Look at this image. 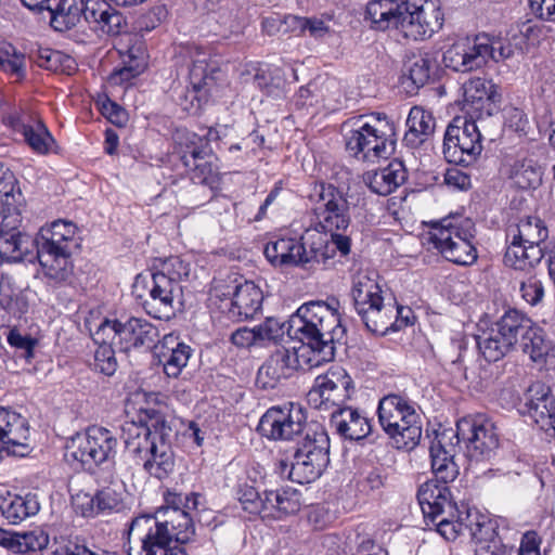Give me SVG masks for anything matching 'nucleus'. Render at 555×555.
Segmentation results:
<instances>
[{
  "label": "nucleus",
  "instance_id": "obj_1",
  "mask_svg": "<svg viewBox=\"0 0 555 555\" xmlns=\"http://www.w3.org/2000/svg\"><path fill=\"white\" fill-rule=\"evenodd\" d=\"M166 507L155 515H140L129 525L128 535L140 541V548L129 550L128 555H188L178 544L189 542L195 534L190 515L177 504L181 496L168 493Z\"/></svg>",
  "mask_w": 555,
  "mask_h": 555
},
{
  "label": "nucleus",
  "instance_id": "obj_2",
  "mask_svg": "<svg viewBox=\"0 0 555 555\" xmlns=\"http://www.w3.org/2000/svg\"><path fill=\"white\" fill-rule=\"evenodd\" d=\"M339 301L315 300L301 305L288 322V334L302 343L312 352L307 363L310 367L330 362L335 357L337 345H344L346 328L338 313Z\"/></svg>",
  "mask_w": 555,
  "mask_h": 555
},
{
  "label": "nucleus",
  "instance_id": "obj_3",
  "mask_svg": "<svg viewBox=\"0 0 555 555\" xmlns=\"http://www.w3.org/2000/svg\"><path fill=\"white\" fill-rule=\"evenodd\" d=\"M417 500L427 526L447 541L468 531L472 539H485L491 533V520L476 508L461 511L453 501L450 488L437 480H427L417 491Z\"/></svg>",
  "mask_w": 555,
  "mask_h": 555
},
{
  "label": "nucleus",
  "instance_id": "obj_4",
  "mask_svg": "<svg viewBox=\"0 0 555 555\" xmlns=\"http://www.w3.org/2000/svg\"><path fill=\"white\" fill-rule=\"evenodd\" d=\"M366 14L376 29L395 28L405 38L423 40L429 38L443 25V13L439 0H372Z\"/></svg>",
  "mask_w": 555,
  "mask_h": 555
},
{
  "label": "nucleus",
  "instance_id": "obj_5",
  "mask_svg": "<svg viewBox=\"0 0 555 555\" xmlns=\"http://www.w3.org/2000/svg\"><path fill=\"white\" fill-rule=\"evenodd\" d=\"M258 431L271 440L296 441L295 451H330L327 433L307 426L302 409L294 403L270 408L261 416Z\"/></svg>",
  "mask_w": 555,
  "mask_h": 555
},
{
  "label": "nucleus",
  "instance_id": "obj_6",
  "mask_svg": "<svg viewBox=\"0 0 555 555\" xmlns=\"http://www.w3.org/2000/svg\"><path fill=\"white\" fill-rule=\"evenodd\" d=\"M319 199L323 203L322 207L315 209L318 227L324 232H331V241L326 242L328 254L334 256L336 251L345 257L350 254L351 240L347 235L334 233V231H345L350 225L351 207H357L363 201L360 195L350 192V189L344 190L332 183H320L315 186Z\"/></svg>",
  "mask_w": 555,
  "mask_h": 555
},
{
  "label": "nucleus",
  "instance_id": "obj_7",
  "mask_svg": "<svg viewBox=\"0 0 555 555\" xmlns=\"http://www.w3.org/2000/svg\"><path fill=\"white\" fill-rule=\"evenodd\" d=\"M378 420L398 450L413 451L422 438V424L414 404L406 398L390 393L379 400Z\"/></svg>",
  "mask_w": 555,
  "mask_h": 555
},
{
  "label": "nucleus",
  "instance_id": "obj_8",
  "mask_svg": "<svg viewBox=\"0 0 555 555\" xmlns=\"http://www.w3.org/2000/svg\"><path fill=\"white\" fill-rule=\"evenodd\" d=\"M475 236L476 228L470 219L446 217L431 223L428 242L448 261L472 266L478 258Z\"/></svg>",
  "mask_w": 555,
  "mask_h": 555
},
{
  "label": "nucleus",
  "instance_id": "obj_9",
  "mask_svg": "<svg viewBox=\"0 0 555 555\" xmlns=\"http://www.w3.org/2000/svg\"><path fill=\"white\" fill-rule=\"evenodd\" d=\"M395 126L382 113L360 116L346 134V149L356 157L372 160L386 158L395 150Z\"/></svg>",
  "mask_w": 555,
  "mask_h": 555
},
{
  "label": "nucleus",
  "instance_id": "obj_10",
  "mask_svg": "<svg viewBox=\"0 0 555 555\" xmlns=\"http://www.w3.org/2000/svg\"><path fill=\"white\" fill-rule=\"evenodd\" d=\"M188 50L192 59L189 85L175 87L172 98L184 112L197 114L223 74L215 62L208 61V54L197 46L188 47Z\"/></svg>",
  "mask_w": 555,
  "mask_h": 555
},
{
  "label": "nucleus",
  "instance_id": "obj_11",
  "mask_svg": "<svg viewBox=\"0 0 555 555\" xmlns=\"http://www.w3.org/2000/svg\"><path fill=\"white\" fill-rule=\"evenodd\" d=\"M44 275L56 282L69 276V222L63 219L42 227L34 240Z\"/></svg>",
  "mask_w": 555,
  "mask_h": 555
},
{
  "label": "nucleus",
  "instance_id": "obj_12",
  "mask_svg": "<svg viewBox=\"0 0 555 555\" xmlns=\"http://www.w3.org/2000/svg\"><path fill=\"white\" fill-rule=\"evenodd\" d=\"M91 336L95 341L112 340L120 351L129 352L132 349L155 348L159 331L144 318L122 317L114 320L104 319Z\"/></svg>",
  "mask_w": 555,
  "mask_h": 555
},
{
  "label": "nucleus",
  "instance_id": "obj_13",
  "mask_svg": "<svg viewBox=\"0 0 555 555\" xmlns=\"http://www.w3.org/2000/svg\"><path fill=\"white\" fill-rule=\"evenodd\" d=\"M350 295L354 310L366 330L373 334L385 335L386 326L393 318L395 306L384 301L376 280L367 273L356 274Z\"/></svg>",
  "mask_w": 555,
  "mask_h": 555
},
{
  "label": "nucleus",
  "instance_id": "obj_14",
  "mask_svg": "<svg viewBox=\"0 0 555 555\" xmlns=\"http://www.w3.org/2000/svg\"><path fill=\"white\" fill-rule=\"evenodd\" d=\"M548 230L544 221L538 217H527L517 224V233L508 245L505 255V266L519 271L535 268L545 257L541 244L547 238Z\"/></svg>",
  "mask_w": 555,
  "mask_h": 555
},
{
  "label": "nucleus",
  "instance_id": "obj_15",
  "mask_svg": "<svg viewBox=\"0 0 555 555\" xmlns=\"http://www.w3.org/2000/svg\"><path fill=\"white\" fill-rule=\"evenodd\" d=\"M182 287L172 284L164 275L153 272L140 273L132 284V295L138 305L152 318L169 320L175 317V300L180 297Z\"/></svg>",
  "mask_w": 555,
  "mask_h": 555
},
{
  "label": "nucleus",
  "instance_id": "obj_16",
  "mask_svg": "<svg viewBox=\"0 0 555 555\" xmlns=\"http://www.w3.org/2000/svg\"><path fill=\"white\" fill-rule=\"evenodd\" d=\"M527 317L516 309H508L494 323L480 328L476 343L480 353L489 362L503 359L517 348V335L527 330Z\"/></svg>",
  "mask_w": 555,
  "mask_h": 555
},
{
  "label": "nucleus",
  "instance_id": "obj_17",
  "mask_svg": "<svg viewBox=\"0 0 555 555\" xmlns=\"http://www.w3.org/2000/svg\"><path fill=\"white\" fill-rule=\"evenodd\" d=\"M108 0H74L72 4V28L79 25L76 33L81 31V37L72 34L77 42H85L90 35L87 33L86 25L89 29H100L109 36H117L127 31V22L124 15L113 9Z\"/></svg>",
  "mask_w": 555,
  "mask_h": 555
},
{
  "label": "nucleus",
  "instance_id": "obj_18",
  "mask_svg": "<svg viewBox=\"0 0 555 555\" xmlns=\"http://www.w3.org/2000/svg\"><path fill=\"white\" fill-rule=\"evenodd\" d=\"M354 383L343 367H332L319 375L307 393L309 405L319 411H343L354 393Z\"/></svg>",
  "mask_w": 555,
  "mask_h": 555
},
{
  "label": "nucleus",
  "instance_id": "obj_19",
  "mask_svg": "<svg viewBox=\"0 0 555 555\" xmlns=\"http://www.w3.org/2000/svg\"><path fill=\"white\" fill-rule=\"evenodd\" d=\"M481 151V134L476 122L461 116L453 118L444 133V158L449 163L469 166Z\"/></svg>",
  "mask_w": 555,
  "mask_h": 555
},
{
  "label": "nucleus",
  "instance_id": "obj_20",
  "mask_svg": "<svg viewBox=\"0 0 555 555\" xmlns=\"http://www.w3.org/2000/svg\"><path fill=\"white\" fill-rule=\"evenodd\" d=\"M459 429L467 450L494 451L500 447L494 423L483 415L460 420Z\"/></svg>",
  "mask_w": 555,
  "mask_h": 555
},
{
  "label": "nucleus",
  "instance_id": "obj_21",
  "mask_svg": "<svg viewBox=\"0 0 555 555\" xmlns=\"http://www.w3.org/2000/svg\"><path fill=\"white\" fill-rule=\"evenodd\" d=\"M299 356L286 348H278L259 367L256 384L262 389H273L282 379L293 376L299 366Z\"/></svg>",
  "mask_w": 555,
  "mask_h": 555
},
{
  "label": "nucleus",
  "instance_id": "obj_22",
  "mask_svg": "<svg viewBox=\"0 0 555 555\" xmlns=\"http://www.w3.org/2000/svg\"><path fill=\"white\" fill-rule=\"evenodd\" d=\"M465 106L480 114L492 115L502 101L499 87L489 79L475 77L463 83Z\"/></svg>",
  "mask_w": 555,
  "mask_h": 555
},
{
  "label": "nucleus",
  "instance_id": "obj_23",
  "mask_svg": "<svg viewBox=\"0 0 555 555\" xmlns=\"http://www.w3.org/2000/svg\"><path fill=\"white\" fill-rule=\"evenodd\" d=\"M24 197L16 189V179L9 168L0 166V227L14 228L22 215Z\"/></svg>",
  "mask_w": 555,
  "mask_h": 555
},
{
  "label": "nucleus",
  "instance_id": "obj_24",
  "mask_svg": "<svg viewBox=\"0 0 555 555\" xmlns=\"http://www.w3.org/2000/svg\"><path fill=\"white\" fill-rule=\"evenodd\" d=\"M490 50L478 44L477 37L473 41L456 42L444 53L442 62L446 67L460 73H467L485 65V56Z\"/></svg>",
  "mask_w": 555,
  "mask_h": 555
},
{
  "label": "nucleus",
  "instance_id": "obj_25",
  "mask_svg": "<svg viewBox=\"0 0 555 555\" xmlns=\"http://www.w3.org/2000/svg\"><path fill=\"white\" fill-rule=\"evenodd\" d=\"M262 300V291L254 282L244 281L235 286L227 314L236 322L251 319L261 310Z\"/></svg>",
  "mask_w": 555,
  "mask_h": 555
},
{
  "label": "nucleus",
  "instance_id": "obj_26",
  "mask_svg": "<svg viewBox=\"0 0 555 555\" xmlns=\"http://www.w3.org/2000/svg\"><path fill=\"white\" fill-rule=\"evenodd\" d=\"M154 350L168 377H178L181 371L186 366L193 352L189 345L181 341L179 337L173 334L165 335L163 339L157 343Z\"/></svg>",
  "mask_w": 555,
  "mask_h": 555
},
{
  "label": "nucleus",
  "instance_id": "obj_27",
  "mask_svg": "<svg viewBox=\"0 0 555 555\" xmlns=\"http://www.w3.org/2000/svg\"><path fill=\"white\" fill-rule=\"evenodd\" d=\"M40 509L37 494L5 491L0 494V514L11 525H18Z\"/></svg>",
  "mask_w": 555,
  "mask_h": 555
},
{
  "label": "nucleus",
  "instance_id": "obj_28",
  "mask_svg": "<svg viewBox=\"0 0 555 555\" xmlns=\"http://www.w3.org/2000/svg\"><path fill=\"white\" fill-rule=\"evenodd\" d=\"M406 178L408 171L404 164L393 159L384 168L366 172L364 181L372 192L386 196L402 185Z\"/></svg>",
  "mask_w": 555,
  "mask_h": 555
},
{
  "label": "nucleus",
  "instance_id": "obj_29",
  "mask_svg": "<svg viewBox=\"0 0 555 555\" xmlns=\"http://www.w3.org/2000/svg\"><path fill=\"white\" fill-rule=\"evenodd\" d=\"M21 223L22 215H20L18 223L14 228L0 227V259L2 261H23L35 245L29 235L18 231Z\"/></svg>",
  "mask_w": 555,
  "mask_h": 555
},
{
  "label": "nucleus",
  "instance_id": "obj_30",
  "mask_svg": "<svg viewBox=\"0 0 555 555\" xmlns=\"http://www.w3.org/2000/svg\"><path fill=\"white\" fill-rule=\"evenodd\" d=\"M330 453H294L288 478L297 483H310L318 479L328 463Z\"/></svg>",
  "mask_w": 555,
  "mask_h": 555
},
{
  "label": "nucleus",
  "instance_id": "obj_31",
  "mask_svg": "<svg viewBox=\"0 0 555 555\" xmlns=\"http://www.w3.org/2000/svg\"><path fill=\"white\" fill-rule=\"evenodd\" d=\"M331 424L335 427L339 436L349 440H361L365 438L371 430L367 418L349 406H346L343 411L338 410V412H332Z\"/></svg>",
  "mask_w": 555,
  "mask_h": 555
},
{
  "label": "nucleus",
  "instance_id": "obj_32",
  "mask_svg": "<svg viewBox=\"0 0 555 555\" xmlns=\"http://www.w3.org/2000/svg\"><path fill=\"white\" fill-rule=\"evenodd\" d=\"M267 518L281 519L294 515L301 508V492L293 487H282L267 491Z\"/></svg>",
  "mask_w": 555,
  "mask_h": 555
},
{
  "label": "nucleus",
  "instance_id": "obj_33",
  "mask_svg": "<svg viewBox=\"0 0 555 555\" xmlns=\"http://www.w3.org/2000/svg\"><path fill=\"white\" fill-rule=\"evenodd\" d=\"M406 127L408 131L403 138L405 145L417 147L433 135L436 122L430 112L413 106L406 119Z\"/></svg>",
  "mask_w": 555,
  "mask_h": 555
},
{
  "label": "nucleus",
  "instance_id": "obj_34",
  "mask_svg": "<svg viewBox=\"0 0 555 555\" xmlns=\"http://www.w3.org/2000/svg\"><path fill=\"white\" fill-rule=\"evenodd\" d=\"M302 251L304 242L292 237L270 241L263 249L266 258L273 266H299Z\"/></svg>",
  "mask_w": 555,
  "mask_h": 555
},
{
  "label": "nucleus",
  "instance_id": "obj_35",
  "mask_svg": "<svg viewBox=\"0 0 555 555\" xmlns=\"http://www.w3.org/2000/svg\"><path fill=\"white\" fill-rule=\"evenodd\" d=\"M116 446V438L104 427L91 426L72 436V447L79 451H113Z\"/></svg>",
  "mask_w": 555,
  "mask_h": 555
},
{
  "label": "nucleus",
  "instance_id": "obj_36",
  "mask_svg": "<svg viewBox=\"0 0 555 555\" xmlns=\"http://www.w3.org/2000/svg\"><path fill=\"white\" fill-rule=\"evenodd\" d=\"M31 11L50 13V25L55 31L69 29V4L68 0H21Z\"/></svg>",
  "mask_w": 555,
  "mask_h": 555
},
{
  "label": "nucleus",
  "instance_id": "obj_37",
  "mask_svg": "<svg viewBox=\"0 0 555 555\" xmlns=\"http://www.w3.org/2000/svg\"><path fill=\"white\" fill-rule=\"evenodd\" d=\"M527 330L521 336L517 335V347L528 353L532 361L538 362L547 354L548 345L545 341L541 330L532 326V321L527 318Z\"/></svg>",
  "mask_w": 555,
  "mask_h": 555
},
{
  "label": "nucleus",
  "instance_id": "obj_38",
  "mask_svg": "<svg viewBox=\"0 0 555 555\" xmlns=\"http://www.w3.org/2000/svg\"><path fill=\"white\" fill-rule=\"evenodd\" d=\"M0 70L15 77L17 81L25 77V54L7 41H0Z\"/></svg>",
  "mask_w": 555,
  "mask_h": 555
},
{
  "label": "nucleus",
  "instance_id": "obj_39",
  "mask_svg": "<svg viewBox=\"0 0 555 555\" xmlns=\"http://www.w3.org/2000/svg\"><path fill=\"white\" fill-rule=\"evenodd\" d=\"M0 307L13 314L23 313L26 307L14 279L7 273L0 275Z\"/></svg>",
  "mask_w": 555,
  "mask_h": 555
},
{
  "label": "nucleus",
  "instance_id": "obj_40",
  "mask_svg": "<svg viewBox=\"0 0 555 555\" xmlns=\"http://www.w3.org/2000/svg\"><path fill=\"white\" fill-rule=\"evenodd\" d=\"M431 469L435 479L441 485L448 486L456 479L460 474V466L456 462L455 454L451 453H429Z\"/></svg>",
  "mask_w": 555,
  "mask_h": 555
},
{
  "label": "nucleus",
  "instance_id": "obj_41",
  "mask_svg": "<svg viewBox=\"0 0 555 555\" xmlns=\"http://www.w3.org/2000/svg\"><path fill=\"white\" fill-rule=\"evenodd\" d=\"M208 141V139L203 138L195 132L184 133V141H180L179 144L182 147H192L190 154H181L180 158L184 168L192 166V164L204 158H214Z\"/></svg>",
  "mask_w": 555,
  "mask_h": 555
},
{
  "label": "nucleus",
  "instance_id": "obj_42",
  "mask_svg": "<svg viewBox=\"0 0 555 555\" xmlns=\"http://www.w3.org/2000/svg\"><path fill=\"white\" fill-rule=\"evenodd\" d=\"M542 169L532 159H524L515 165L512 179L522 190L535 189L542 182Z\"/></svg>",
  "mask_w": 555,
  "mask_h": 555
},
{
  "label": "nucleus",
  "instance_id": "obj_43",
  "mask_svg": "<svg viewBox=\"0 0 555 555\" xmlns=\"http://www.w3.org/2000/svg\"><path fill=\"white\" fill-rule=\"evenodd\" d=\"M526 413L540 429L555 430V400L552 397L544 398V401L530 400Z\"/></svg>",
  "mask_w": 555,
  "mask_h": 555
},
{
  "label": "nucleus",
  "instance_id": "obj_44",
  "mask_svg": "<svg viewBox=\"0 0 555 555\" xmlns=\"http://www.w3.org/2000/svg\"><path fill=\"white\" fill-rule=\"evenodd\" d=\"M254 85L268 96L278 99L284 95L285 79L279 68L259 69L254 76Z\"/></svg>",
  "mask_w": 555,
  "mask_h": 555
},
{
  "label": "nucleus",
  "instance_id": "obj_45",
  "mask_svg": "<svg viewBox=\"0 0 555 555\" xmlns=\"http://www.w3.org/2000/svg\"><path fill=\"white\" fill-rule=\"evenodd\" d=\"M25 141L37 153L43 154L49 151L52 138L46 126L40 120L24 124L22 129Z\"/></svg>",
  "mask_w": 555,
  "mask_h": 555
},
{
  "label": "nucleus",
  "instance_id": "obj_46",
  "mask_svg": "<svg viewBox=\"0 0 555 555\" xmlns=\"http://www.w3.org/2000/svg\"><path fill=\"white\" fill-rule=\"evenodd\" d=\"M267 491L261 495L254 487L245 486L238 490V501L244 511L266 519L268 513Z\"/></svg>",
  "mask_w": 555,
  "mask_h": 555
},
{
  "label": "nucleus",
  "instance_id": "obj_47",
  "mask_svg": "<svg viewBox=\"0 0 555 555\" xmlns=\"http://www.w3.org/2000/svg\"><path fill=\"white\" fill-rule=\"evenodd\" d=\"M93 341L99 345L94 351L93 370L103 375L112 376L117 370L115 345L112 344V340L95 341L93 339Z\"/></svg>",
  "mask_w": 555,
  "mask_h": 555
},
{
  "label": "nucleus",
  "instance_id": "obj_48",
  "mask_svg": "<svg viewBox=\"0 0 555 555\" xmlns=\"http://www.w3.org/2000/svg\"><path fill=\"white\" fill-rule=\"evenodd\" d=\"M139 422L145 427L146 436L158 435L164 439L167 430L170 429L164 415L155 406H140Z\"/></svg>",
  "mask_w": 555,
  "mask_h": 555
},
{
  "label": "nucleus",
  "instance_id": "obj_49",
  "mask_svg": "<svg viewBox=\"0 0 555 555\" xmlns=\"http://www.w3.org/2000/svg\"><path fill=\"white\" fill-rule=\"evenodd\" d=\"M404 67L403 75L415 89L425 86L430 78L431 63L427 57L414 56L405 63Z\"/></svg>",
  "mask_w": 555,
  "mask_h": 555
},
{
  "label": "nucleus",
  "instance_id": "obj_50",
  "mask_svg": "<svg viewBox=\"0 0 555 555\" xmlns=\"http://www.w3.org/2000/svg\"><path fill=\"white\" fill-rule=\"evenodd\" d=\"M333 17L328 14L320 16H307L305 36L308 35L315 41H326L336 34L332 27Z\"/></svg>",
  "mask_w": 555,
  "mask_h": 555
},
{
  "label": "nucleus",
  "instance_id": "obj_51",
  "mask_svg": "<svg viewBox=\"0 0 555 555\" xmlns=\"http://www.w3.org/2000/svg\"><path fill=\"white\" fill-rule=\"evenodd\" d=\"M154 273L164 275L172 284H180V281L189 275L190 264L178 256H171L159 260V267Z\"/></svg>",
  "mask_w": 555,
  "mask_h": 555
},
{
  "label": "nucleus",
  "instance_id": "obj_52",
  "mask_svg": "<svg viewBox=\"0 0 555 555\" xmlns=\"http://www.w3.org/2000/svg\"><path fill=\"white\" fill-rule=\"evenodd\" d=\"M122 63L124 66L115 69L111 75V80L114 83L129 81L130 79L139 76L145 68L144 59L134 54L132 49L129 51L127 59H124Z\"/></svg>",
  "mask_w": 555,
  "mask_h": 555
},
{
  "label": "nucleus",
  "instance_id": "obj_53",
  "mask_svg": "<svg viewBox=\"0 0 555 555\" xmlns=\"http://www.w3.org/2000/svg\"><path fill=\"white\" fill-rule=\"evenodd\" d=\"M49 544V535L40 528L31 531L17 533L15 553L37 552L46 548Z\"/></svg>",
  "mask_w": 555,
  "mask_h": 555
},
{
  "label": "nucleus",
  "instance_id": "obj_54",
  "mask_svg": "<svg viewBox=\"0 0 555 555\" xmlns=\"http://www.w3.org/2000/svg\"><path fill=\"white\" fill-rule=\"evenodd\" d=\"M185 169L194 183L212 185L218 180V167L214 164L212 158H204Z\"/></svg>",
  "mask_w": 555,
  "mask_h": 555
},
{
  "label": "nucleus",
  "instance_id": "obj_55",
  "mask_svg": "<svg viewBox=\"0 0 555 555\" xmlns=\"http://www.w3.org/2000/svg\"><path fill=\"white\" fill-rule=\"evenodd\" d=\"M144 461V469L157 479L166 478L175 468V453H150Z\"/></svg>",
  "mask_w": 555,
  "mask_h": 555
},
{
  "label": "nucleus",
  "instance_id": "obj_56",
  "mask_svg": "<svg viewBox=\"0 0 555 555\" xmlns=\"http://www.w3.org/2000/svg\"><path fill=\"white\" fill-rule=\"evenodd\" d=\"M300 258H302V261H300L299 266L312 263H322L326 266L328 260L332 259V255L328 254L326 242H323L319 237L318 241H313L310 245H308L307 242H304V251L300 253Z\"/></svg>",
  "mask_w": 555,
  "mask_h": 555
},
{
  "label": "nucleus",
  "instance_id": "obj_57",
  "mask_svg": "<svg viewBox=\"0 0 555 555\" xmlns=\"http://www.w3.org/2000/svg\"><path fill=\"white\" fill-rule=\"evenodd\" d=\"M478 44H482L490 50L488 55L485 56V64L489 59L494 62H500L506 59H509L514 54V49L511 43H502L500 41L490 42V39L487 36H477Z\"/></svg>",
  "mask_w": 555,
  "mask_h": 555
},
{
  "label": "nucleus",
  "instance_id": "obj_58",
  "mask_svg": "<svg viewBox=\"0 0 555 555\" xmlns=\"http://www.w3.org/2000/svg\"><path fill=\"white\" fill-rule=\"evenodd\" d=\"M435 439L437 440V451H447L448 448H454L463 443L462 434L459 429V422L456 428H443L434 431ZM428 451H436L435 447H428Z\"/></svg>",
  "mask_w": 555,
  "mask_h": 555
},
{
  "label": "nucleus",
  "instance_id": "obj_59",
  "mask_svg": "<svg viewBox=\"0 0 555 555\" xmlns=\"http://www.w3.org/2000/svg\"><path fill=\"white\" fill-rule=\"evenodd\" d=\"M308 522L315 530H323L335 519V514L325 504L312 505L307 513Z\"/></svg>",
  "mask_w": 555,
  "mask_h": 555
},
{
  "label": "nucleus",
  "instance_id": "obj_60",
  "mask_svg": "<svg viewBox=\"0 0 555 555\" xmlns=\"http://www.w3.org/2000/svg\"><path fill=\"white\" fill-rule=\"evenodd\" d=\"M72 507L75 513L82 517L98 516L96 496L87 492H79L72 495Z\"/></svg>",
  "mask_w": 555,
  "mask_h": 555
},
{
  "label": "nucleus",
  "instance_id": "obj_61",
  "mask_svg": "<svg viewBox=\"0 0 555 555\" xmlns=\"http://www.w3.org/2000/svg\"><path fill=\"white\" fill-rule=\"evenodd\" d=\"M8 343L11 347L23 351V356L29 360L34 357V348L37 345V339L28 334H22L17 328L10 330L8 334Z\"/></svg>",
  "mask_w": 555,
  "mask_h": 555
},
{
  "label": "nucleus",
  "instance_id": "obj_62",
  "mask_svg": "<svg viewBox=\"0 0 555 555\" xmlns=\"http://www.w3.org/2000/svg\"><path fill=\"white\" fill-rule=\"evenodd\" d=\"M42 63L40 66L55 73H63L68 75L69 63L68 56L60 51L47 50L41 54Z\"/></svg>",
  "mask_w": 555,
  "mask_h": 555
},
{
  "label": "nucleus",
  "instance_id": "obj_63",
  "mask_svg": "<svg viewBox=\"0 0 555 555\" xmlns=\"http://www.w3.org/2000/svg\"><path fill=\"white\" fill-rule=\"evenodd\" d=\"M96 508L99 514H109L120 508L121 499L118 493L112 489H103L96 494Z\"/></svg>",
  "mask_w": 555,
  "mask_h": 555
},
{
  "label": "nucleus",
  "instance_id": "obj_64",
  "mask_svg": "<svg viewBox=\"0 0 555 555\" xmlns=\"http://www.w3.org/2000/svg\"><path fill=\"white\" fill-rule=\"evenodd\" d=\"M346 543L351 552L350 555H364L374 552L378 547L369 534L359 532L349 534Z\"/></svg>",
  "mask_w": 555,
  "mask_h": 555
}]
</instances>
